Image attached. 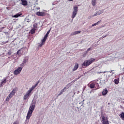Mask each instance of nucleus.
<instances>
[{"label":"nucleus","instance_id":"nucleus-18","mask_svg":"<svg viewBox=\"0 0 124 124\" xmlns=\"http://www.w3.org/2000/svg\"><path fill=\"white\" fill-rule=\"evenodd\" d=\"M46 40H47V38L45 36L43 39L42 40V43H43V44H45V41H46Z\"/></svg>","mask_w":124,"mask_h":124},{"label":"nucleus","instance_id":"nucleus-15","mask_svg":"<svg viewBox=\"0 0 124 124\" xmlns=\"http://www.w3.org/2000/svg\"><path fill=\"white\" fill-rule=\"evenodd\" d=\"M96 3V0H92V4L93 6H95Z\"/></svg>","mask_w":124,"mask_h":124},{"label":"nucleus","instance_id":"nucleus-20","mask_svg":"<svg viewBox=\"0 0 124 124\" xmlns=\"http://www.w3.org/2000/svg\"><path fill=\"white\" fill-rule=\"evenodd\" d=\"M31 34H33V33H35V29L32 28L31 31Z\"/></svg>","mask_w":124,"mask_h":124},{"label":"nucleus","instance_id":"nucleus-26","mask_svg":"<svg viewBox=\"0 0 124 124\" xmlns=\"http://www.w3.org/2000/svg\"><path fill=\"white\" fill-rule=\"evenodd\" d=\"M12 54V52H11V51L9 50L8 52V55H9V56H10V55H11Z\"/></svg>","mask_w":124,"mask_h":124},{"label":"nucleus","instance_id":"nucleus-14","mask_svg":"<svg viewBox=\"0 0 124 124\" xmlns=\"http://www.w3.org/2000/svg\"><path fill=\"white\" fill-rule=\"evenodd\" d=\"M66 89V87H64V89H62L60 92V93L58 94V96H60V95H62L63 93H64V90Z\"/></svg>","mask_w":124,"mask_h":124},{"label":"nucleus","instance_id":"nucleus-19","mask_svg":"<svg viewBox=\"0 0 124 124\" xmlns=\"http://www.w3.org/2000/svg\"><path fill=\"white\" fill-rule=\"evenodd\" d=\"M22 15V14H17L13 16L14 18H18V17H20Z\"/></svg>","mask_w":124,"mask_h":124},{"label":"nucleus","instance_id":"nucleus-31","mask_svg":"<svg viewBox=\"0 0 124 124\" xmlns=\"http://www.w3.org/2000/svg\"><path fill=\"white\" fill-rule=\"evenodd\" d=\"M96 86H97V87H99V85L98 84V83H96Z\"/></svg>","mask_w":124,"mask_h":124},{"label":"nucleus","instance_id":"nucleus-28","mask_svg":"<svg viewBox=\"0 0 124 124\" xmlns=\"http://www.w3.org/2000/svg\"><path fill=\"white\" fill-rule=\"evenodd\" d=\"M43 45H44V44H43V43H41V44L39 45V46L41 47L42 46H43Z\"/></svg>","mask_w":124,"mask_h":124},{"label":"nucleus","instance_id":"nucleus-36","mask_svg":"<svg viewBox=\"0 0 124 124\" xmlns=\"http://www.w3.org/2000/svg\"><path fill=\"white\" fill-rule=\"evenodd\" d=\"M69 1H72L74 0H68Z\"/></svg>","mask_w":124,"mask_h":124},{"label":"nucleus","instance_id":"nucleus-32","mask_svg":"<svg viewBox=\"0 0 124 124\" xmlns=\"http://www.w3.org/2000/svg\"><path fill=\"white\" fill-rule=\"evenodd\" d=\"M91 50V48H89L87 49V52H89Z\"/></svg>","mask_w":124,"mask_h":124},{"label":"nucleus","instance_id":"nucleus-17","mask_svg":"<svg viewBox=\"0 0 124 124\" xmlns=\"http://www.w3.org/2000/svg\"><path fill=\"white\" fill-rule=\"evenodd\" d=\"M21 1L22 5H27L28 4V2L25 0H22Z\"/></svg>","mask_w":124,"mask_h":124},{"label":"nucleus","instance_id":"nucleus-13","mask_svg":"<svg viewBox=\"0 0 124 124\" xmlns=\"http://www.w3.org/2000/svg\"><path fill=\"white\" fill-rule=\"evenodd\" d=\"M78 67H79V65L78 64V63H76L74 67L73 71H75V70H77Z\"/></svg>","mask_w":124,"mask_h":124},{"label":"nucleus","instance_id":"nucleus-6","mask_svg":"<svg viewBox=\"0 0 124 124\" xmlns=\"http://www.w3.org/2000/svg\"><path fill=\"white\" fill-rule=\"evenodd\" d=\"M38 84H39V81H37L35 85L32 86V87L28 90V91L31 93V92H32V91L37 87V85H38Z\"/></svg>","mask_w":124,"mask_h":124},{"label":"nucleus","instance_id":"nucleus-12","mask_svg":"<svg viewBox=\"0 0 124 124\" xmlns=\"http://www.w3.org/2000/svg\"><path fill=\"white\" fill-rule=\"evenodd\" d=\"M108 93V90L105 88L102 92V95H106Z\"/></svg>","mask_w":124,"mask_h":124},{"label":"nucleus","instance_id":"nucleus-9","mask_svg":"<svg viewBox=\"0 0 124 124\" xmlns=\"http://www.w3.org/2000/svg\"><path fill=\"white\" fill-rule=\"evenodd\" d=\"M96 82H91L89 84V87L91 88V89H94V87H95V84Z\"/></svg>","mask_w":124,"mask_h":124},{"label":"nucleus","instance_id":"nucleus-16","mask_svg":"<svg viewBox=\"0 0 124 124\" xmlns=\"http://www.w3.org/2000/svg\"><path fill=\"white\" fill-rule=\"evenodd\" d=\"M119 82H120V79L119 78H115L114 79V83L115 84H116V85H118Z\"/></svg>","mask_w":124,"mask_h":124},{"label":"nucleus","instance_id":"nucleus-23","mask_svg":"<svg viewBox=\"0 0 124 124\" xmlns=\"http://www.w3.org/2000/svg\"><path fill=\"white\" fill-rule=\"evenodd\" d=\"M120 117L121 119H122V120L124 121V112L121 113V114H120Z\"/></svg>","mask_w":124,"mask_h":124},{"label":"nucleus","instance_id":"nucleus-25","mask_svg":"<svg viewBox=\"0 0 124 124\" xmlns=\"http://www.w3.org/2000/svg\"><path fill=\"white\" fill-rule=\"evenodd\" d=\"M33 29H36V28H37V24L34 23L33 25Z\"/></svg>","mask_w":124,"mask_h":124},{"label":"nucleus","instance_id":"nucleus-24","mask_svg":"<svg viewBox=\"0 0 124 124\" xmlns=\"http://www.w3.org/2000/svg\"><path fill=\"white\" fill-rule=\"evenodd\" d=\"M50 33V30L48 31L47 33H46V34L45 35V36L46 38L48 37V35H49V34Z\"/></svg>","mask_w":124,"mask_h":124},{"label":"nucleus","instance_id":"nucleus-30","mask_svg":"<svg viewBox=\"0 0 124 124\" xmlns=\"http://www.w3.org/2000/svg\"><path fill=\"white\" fill-rule=\"evenodd\" d=\"M20 54V50H18L16 53V55H19Z\"/></svg>","mask_w":124,"mask_h":124},{"label":"nucleus","instance_id":"nucleus-4","mask_svg":"<svg viewBox=\"0 0 124 124\" xmlns=\"http://www.w3.org/2000/svg\"><path fill=\"white\" fill-rule=\"evenodd\" d=\"M101 121L102 124H109V121H108V118L105 117V116H102Z\"/></svg>","mask_w":124,"mask_h":124},{"label":"nucleus","instance_id":"nucleus-8","mask_svg":"<svg viewBox=\"0 0 124 124\" xmlns=\"http://www.w3.org/2000/svg\"><path fill=\"white\" fill-rule=\"evenodd\" d=\"M36 15H37V16H45V15H46V13L45 12H37L36 13Z\"/></svg>","mask_w":124,"mask_h":124},{"label":"nucleus","instance_id":"nucleus-22","mask_svg":"<svg viewBox=\"0 0 124 124\" xmlns=\"http://www.w3.org/2000/svg\"><path fill=\"white\" fill-rule=\"evenodd\" d=\"M81 31H76L73 33V35H75L76 34H78V33H80Z\"/></svg>","mask_w":124,"mask_h":124},{"label":"nucleus","instance_id":"nucleus-3","mask_svg":"<svg viewBox=\"0 0 124 124\" xmlns=\"http://www.w3.org/2000/svg\"><path fill=\"white\" fill-rule=\"evenodd\" d=\"M77 12H78V7L75 6L74 7V10L72 15V19H74V17H76V15H77Z\"/></svg>","mask_w":124,"mask_h":124},{"label":"nucleus","instance_id":"nucleus-5","mask_svg":"<svg viewBox=\"0 0 124 124\" xmlns=\"http://www.w3.org/2000/svg\"><path fill=\"white\" fill-rule=\"evenodd\" d=\"M21 71H22V67H19L14 71V74L15 75H18V74H20L21 73Z\"/></svg>","mask_w":124,"mask_h":124},{"label":"nucleus","instance_id":"nucleus-34","mask_svg":"<svg viewBox=\"0 0 124 124\" xmlns=\"http://www.w3.org/2000/svg\"><path fill=\"white\" fill-rule=\"evenodd\" d=\"M36 8H37V10H39V9H40V7H37Z\"/></svg>","mask_w":124,"mask_h":124},{"label":"nucleus","instance_id":"nucleus-27","mask_svg":"<svg viewBox=\"0 0 124 124\" xmlns=\"http://www.w3.org/2000/svg\"><path fill=\"white\" fill-rule=\"evenodd\" d=\"M100 22H101V21H99L97 22H96V26H97V25H98V24H100Z\"/></svg>","mask_w":124,"mask_h":124},{"label":"nucleus","instance_id":"nucleus-1","mask_svg":"<svg viewBox=\"0 0 124 124\" xmlns=\"http://www.w3.org/2000/svg\"><path fill=\"white\" fill-rule=\"evenodd\" d=\"M34 108H35V105L33 104H31L30 107L26 116L27 120H30V119H31V115H32V112L34 111Z\"/></svg>","mask_w":124,"mask_h":124},{"label":"nucleus","instance_id":"nucleus-11","mask_svg":"<svg viewBox=\"0 0 124 124\" xmlns=\"http://www.w3.org/2000/svg\"><path fill=\"white\" fill-rule=\"evenodd\" d=\"M15 93H16V92H15V90H13L9 95H11L10 96L12 98L15 95Z\"/></svg>","mask_w":124,"mask_h":124},{"label":"nucleus","instance_id":"nucleus-10","mask_svg":"<svg viewBox=\"0 0 124 124\" xmlns=\"http://www.w3.org/2000/svg\"><path fill=\"white\" fill-rule=\"evenodd\" d=\"M104 12V11L103 10H101L98 11V12H97V13L96 14H95L93 16H97V15H100V14H102V13H103V12Z\"/></svg>","mask_w":124,"mask_h":124},{"label":"nucleus","instance_id":"nucleus-21","mask_svg":"<svg viewBox=\"0 0 124 124\" xmlns=\"http://www.w3.org/2000/svg\"><path fill=\"white\" fill-rule=\"evenodd\" d=\"M11 98H12L11 97V95H8V96L6 98V101L8 102L9 101V100H10V99H11Z\"/></svg>","mask_w":124,"mask_h":124},{"label":"nucleus","instance_id":"nucleus-2","mask_svg":"<svg viewBox=\"0 0 124 124\" xmlns=\"http://www.w3.org/2000/svg\"><path fill=\"white\" fill-rule=\"evenodd\" d=\"M93 62H95V59L91 58L89 60H86L82 64V65L83 66H88L90 65V64H91V63H93Z\"/></svg>","mask_w":124,"mask_h":124},{"label":"nucleus","instance_id":"nucleus-35","mask_svg":"<svg viewBox=\"0 0 124 124\" xmlns=\"http://www.w3.org/2000/svg\"><path fill=\"white\" fill-rule=\"evenodd\" d=\"M35 0L36 2H37L38 1V0Z\"/></svg>","mask_w":124,"mask_h":124},{"label":"nucleus","instance_id":"nucleus-7","mask_svg":"<svg viewBox=\"0 0 124 124\" xmlns=\"http://www.w3.org/2000/svg\"><path fill=\"white\" fill-rule=\"evenodd\" d=\"M31 93L30 91H27L26 93L24 95L23 99L24 100H27V99H28V98H29V96H30V95H31Z\"/></svg>","mask_w":124,"mask_h":124},{"label":"nucleus","instance_id":"nucleus-37","mask_svg":"<svg viewBox=\"0 0 124 124\" xmlns=\"http://www.w3.org/2000/svg\"><path fill=\"white\" fill-rule=\"evenodd\" d=\"M8 41H6V43H8Z\"/></svg>","mask_w":124,"mask_h":124},{"label":"nucleus","instance_id":"nucleus-33","mask_svg":"<svg viewBox=\"0 0 124 124\" xmlns=\"http://www.w3.org/2000/svg\"><path fill=\"white\" fill-rule=\"evenodd\" d=\"M13 124H19V123L14 122Z\"/></svg>","mask_w":124,"mask_h":124},{"label":"nucleus","instance_id":"nucleus-29","mask_svg":"<svg viewBox=\"0 0 124 124\" xmlns=\"http://www.w3.org/2000/svg\"><path fill=\"white\" fill-rule=\"evenodd\" d=\"M95 26H96V23L92 24V27H95Z\"/></svg>","mask_w":124,"mask_h":124}]
</instances>
